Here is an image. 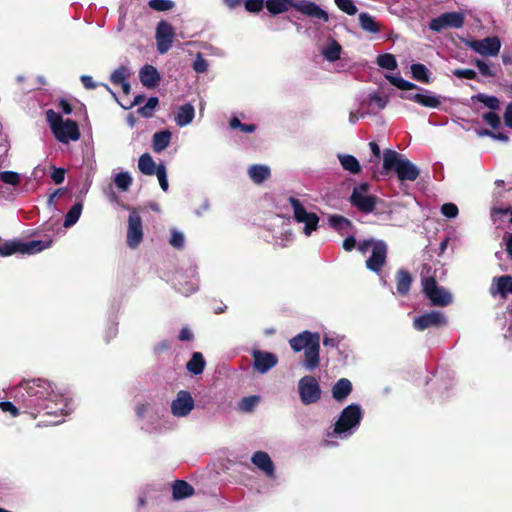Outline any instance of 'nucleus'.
<instances>
[{"instance_id": "58", "label": "nucleus", "mask_w": 512, "mask_h": 512, "mask_svg": "<svg viewBox=\"0 0 512 512\" xmlns=\"http://www.w3.org/2000/svg\"><path fill=\"white\" fill-rule=\"evenodd\" d=\"M453 74L460 79H475L477 74L472 69H456Z\"/></svg>"}, {"instance_id": "35", "label": "nucleus", "mask_w": 512, "mask_h": 512, "mask_svg": "<svg viewBox=\"0 0 512 512\" xmlns=\"http://www.w3.org/2000/svg\"><path fill=\"white\" fill-rule=\"evenodd\" d=\"M338 159L344 170L352 174H357L361 171L360 163L354 156L349 154H339Z\"/></svg>"}, {"instance_id": "6", "label": "nucleus", "mask_w": 512, "mask_h": 512, "mask_svg": "<svg viewBox=\"0 0 512 512\" xmlns=\"http://www.w3.org/2000/svg\"><path fill=\"white\" fill-rule=\"evenodd\" d=\"M52 244V240H32L29 242L8 241L0 245V255L10 256L15 253L35 254Z\"/></svg>"}, {"instance_id": "52", "label": "nucleus", "mask_w": 512, "mask_h": 512, "mask_svg": "<svg viewBox=\"0 0 512 512\" xmlns=\"http://www.w3.org/2000/svg\"><path fill=\"white\" fill-rule=\"evenodd\" d=\"M185 237L184 234L176 229L171 231V237L169 243L177 249H180L184 246Z\"/></svg>"}, {"instance_id": "10", "label": "nucleus", "mask_w": 512, "mask_h": 512, "mask_svg": "<svg viewBox=\"0 0 512 512\" xmlns=\"http://www.w3.org/2000/svg\"><path fill=\"white\" fill-rule=\"evenodd\" d=\"M298 393L304 405H310L321 399L322 390L314 376L306 375L298 381Z\"/></svg>"}, {"instance_id": "50", "label": "nucleus", "mask_w": 512, "mask_h": 512, "mask_svg": "<svg viewBox=\"0 0 512 512\" xmlns=\"http://www.w3.org/2000/svg\"><path fill=\"white\" fill-rule=\"evenodd\" d=\"M157 105H158V98L150 97L147 100L146 104L143 107H140L138 111L143 117L148 118V117L152 116L153 111Z\"/></svg>"}, {"instance_id": "64", "label": "nucleus", "mask_w": 512, "mask_h": 512, "mask_svg": "<svg viewBox=\"0 0 512 512\" xmlns=\"http://www.w3.org/2000/svg\"><path fill=\"white\" fill-rule=\"evenodd\" d=\"M504 122L507 127L512 129V103L506 106L504 112Z\"/></svg>"}, {"instance_id": "27", "label": "nucleus", "mask_w": 512, "mask_h": 512, "mask_svg": "<svg viewBox=\"0 0 512 512\" xmlns=\"http://www.w3.org/2000/svg\"><path fill=\"white\" fill-rule=\"evenodd\" d=\"M194 117V107L191 104L186 103L178 108L174 117V121L179 127H184L190 124Z\"/></svg>"}, {"instance_id": "9", "label": "nucleus", "mask_w": 512, "mask_h": 512, "mask_svg": "<svg viewBox=\"0 0 512 512\" xmlns=\"http://www.w3.org/2000/svg\"><path fill=\"white\" fill-rule=\"evenodd\" d=\"M289 203L293 210L294 219L298 223L304 224L303 231L305 235L310 236L318 227L319 217L313 212H308L297 198L290 197Z\"/></svg>"}, {"instance_id": "22", "label": "nucleus", "mask_w": 512, "mask_h": 512, "mask_svg": "<svg viewBox=\"0 0 512 512\" xmlns=\"http://www.w3.org/2000/svg\"><path fill=\"white\" fill-rule=\"evenodd\" d=\"M320 337H314V341L304 350V367L313 370L319 365Z\"/></svg>"}, {"instance_id": "24", "label": "nucleus", "mask_w": 512, "mask_h": 512, "mask_svg": "<svg viewBox=\"0 0 512 512\" xmlns=\"http://www.w3.org/2000/svg\"><path fill=\"white\" fill-rule=\"evenodd\" d=\"M314 337H320L318 333L303 331L291 338L289 344L295 352L305 350L314 341Z\"/></svg>"}, {"instance_id": "14", "label": "nucleus", "mask_w": 512, "mask_h": 512, "mask_svg": "<svg viewBox=\"0 0 512 512\" xmlns=\"http://www.w3.org/2000/svg\"><path fill=\"white\" fill-rule=\"evenodd\" d=\"M194 407L195 401L191 393L186 390H180L170 405L171 413L177 418L188 416Z\"/></svg>"}, {"instance_id": "26", "label": "nucleus", "mask_w": 512, "mask_h": 512, "mask_svg": "<svg viewBox=\"0 0 512 512\" xmlns=\"http://www.w3.org/2000/svg\"><path fill=\"white\" fill-rule=\"evenodd\" d=\"M139 78L143 86L147 88H154L160 81V75L152 65H145L140 70Z\"/></svg>"}, {"instance_id": "48", "label": "nucleus", "mask_w": 512, "mask_h": 512, "mask_svg": "<svg viewBox=\"0 0 512 512\" xmlns=\"http://www.w3.org/2000/svg\"><path fill=\"white\" fill-rule=\"evenodd\" d=\"M260 402V397L253 395L243 398L239 403V409L243 412L252 411Z\"/></svg>"}, {"instance_id": "63", "label": "nucleus", "mask_w": 512, "mask_h": 512, "mask_svg": "<svg viewBox=\"0 0 512 512\" xmlns=\"http://www.w3.org/2000/svg\"><path fill=\"white\" fill-rule=\"evenodd\" d=\"M0 408L3 412H9L14 417L19 413L18 408L13 403L8 401L0 402Z\"/></svg>"}, {"instance_id": "42", "label": "nucleus", "mask_w": 512, "mask_h": 512, "mask_svg": "<svg viewBox=\"0 0 512 512\" xmlns=\"http://www.w3.org/2000/svg\"><path fill=\"white\" fill-rule=\"evenodd\" d=\"M177 290L183 295H190L195 292L198 288V282L196 279L183 280L182 277L177 281Z\"/></svg>"}, {"instance_id": "41", "label": "nucleus", "mask_w": 512, "mask_h": 512, "mask_svg": "<svg viewBox=\"0 0 512 512\" xmlns=\"http://www.w3.org/2000/svg\"><path fill=\"white\" fill-rule=\"evenodd\" d=\"M376 63L379 67L387 70H395L398 67L395 56L390 53L380 54L376 59Z\"/></svg>"}, {"instance_id": "60", "label": "nucleus", "mask_w": 512, "mask_h": 512, "mask_svg": "<svg viewBox=\"0 0 512 512\" xmlns=\"http://www.w3.org/2000/svg\"><path fill=\"white\" fill-rule=\"evenodd\" d=\"M476 67L478 68L479 72L486 77L494 76L493 71L491 70L490 66L484 62L483 60H476L475 62Z\"/></svg>"}, {"instance_id": "1", "label": "nucleus", "mask_w": 512, "mask_h": 512, "mask_svg": "<svg viewBox=\"0 0 512 512\" xmlns=\"http://www.w3.org/2000/svg\"><path fill=\"white\" fill-rule=\"evenodd\" d=\"M37 398V414L41 410H46V414L54 416H63L70 413L69 400L64 395L55 392L50 382L43 379H35Z\"/></svg>"}, {"instance_id": "51", "label": "nucleus", "mask_w": 512, "mask_h": 512, "mask_svg": "<svg viewBox=\"0 0 512 512\" xmlns=\"http://www.w3.org/2000/svg\"><path fill=\"white\" fill-rule=\"evenodd\" d=\"M156 176L159 181V185L162 188L163 191H167L169 188L168 179H167V172L166 167L164 164H159L156 169Z\"/></svg>"}, {"instance_id": "5", "label": "nucleus", "mask_w": 512, "mask_h": 512, "mask_svg": "<svg viewBox=\"0 0 512 512\" xmlns=\"http://www.w3.org/2000/svg\"><path fill=\"white\" fill-rule=\"evenodd\" d=\"M385 78L400 90H416L418 97L416 103L426 108H438L444 98L428 89L417 86L416 84L403 79L399 75H386Z\"/></svg>"}, {"instance_id": "25", "label": "nucleus", "mask_w": 512, "mask_h": 512, "mask_svg": "<svg viewBox=\"0 0 512 512\" xmlns=\"http://www.w3.org/2000/svg\"><path fill=\"white\" fill-rule=\"evenodd\" d=\"M352 392V383L347 378L339 379L332 387V397L338 402H344Z\"/></svg>"}, {"instance_id": "59", "label": "nucleus", "mask_w": 512, "mask_h": 512, "mask_svg": "<svg viewBox=\"0 0 512 512\" xmlns=\"http://www.w3.org/2000/svg\"><path fill=\"white\" fill-rule=\"evenodd\" d=\"M52 169L51 179L53 182L57 185L63 183L65 179V169L57 167H53Z\"/></svg>"}, {"instance_id": "4", "label": "nucleus", "mask_w": 512, "mask_h": 512, "mask_svg": "<svg viewBox=\"0 0 512 512\" xmlns=\"http://www.w3.org/2000/svg\"><path fill=\"white\" fill-rule=\"evenodd\" d=\"M362 419V410L358 404H350L343 409L334 425L331 436L346 439L359 427Z\"/></svg>"}, {"instance_id": "43", "label": "nucleus", "mask_w": 512, "mask_h": 512, "mask_svg": "<svg viewBox=\"0 0 512 512\" xmlns=\"http://www.w3.org/2000/svg\"><path fill=\"white\" fill-rule=\"evenodd\" d=\"M114 183L121 191H127L132 184V177L129 172H120L114 176Z\"/></svg>"}, {"instance_id": "56", "label": "nucleus", "mask_w": 512, "mask_h": 512, "mask_svg": "<svg viewBox=\"0 0 512 512\" xmlns=\"http://www.w3.org/2000/svg\"><path fill=\"white\" fill-rule=\"evenodd\" d=\"M193 69L197 72V73H204L207 71L208 69V63L207 61L202 57V55L199 53L197 54L196 56V59L193 63Z\"/></svg>"}, {"instance_id": "30", "label": "nucleus", "mask_w": 512, "mask_h": 512, "mask_svg": "<svg viewBox=\"0 0 512 512\" xmlns=\"http://www.w3.org/2000/svg\"><path fill=\"white\" fill-rule=\"evenodd\" d=\"M412 277L410 273H408L406 270L400 269L398 270L396 274V289L397 293L405 296L408 294L411 284H412Z\"/></svg>"}, {"instance_id": "8", "label": "nucleus", "mask_w": 512, "mask_h": 512, "mask_svg": "<svg viewBox=\"0 0 512 512\" xmlns=\"http://www.w3.org/2000/svg\"><path fill=\"white\" fill-rule=\"evenodd\" d=\"M422 288L425 296L431 301L432 305L445 307L452 303V294L444 287L437 285L433 277L423 278Z\"/></svg>"}, {"instance_id": "39", "label": "nucleus", "mask_w": 512, "mask_h": 512, "mask_svg": "<svg viewBox=\"0 0 512 512\" xmlns=\"http://www.w3.org/2000/svg\"><path fill=\"white\" fill-rule=\"evenodd\" d=\"M265 6L271 14H280L286 12L293 5L290 0H267Z\"/></svg>"}, {"instance_id": "21", "label": "nucleus", "mask_w": 512, "mask_h": 512, "mask_svg": "<svg viewBox=\"0 0 512 512\" xmlns=\"http://www.w3.org/2000/svg\"><path fill=\"white\" fill-rule=\"evenodd\" d=\"M293 7L306 16L323 20L324 22L329 20L328 13L314 2L302 0L293 4Z\"/></svg>"}, {"instance_id": "47", "label": "nucleus", "mask_w": 512, "mask_h": 512, "mask_svg": "<svg viewBox=\"0 0 512 512\" xmlns=\"http://www.w3.org/2000/svg\"><path fill=\"white\" fill-rule=\"evenodd\" d=\"M336 6L344 13L353 16L358 12V8L353 0H334Z\"/></svg>"}, {"instance_id": "16", "label": "nucleus", "mask_w": 512, "mask_h": 512, "mask_svg": "<svg viewBox=\"0 0 512 512\" xmlns=\"http://www.w3.org/2000/svg\"><path fill=\"white\" fill-rule=\"evenodd\" d=\"M143 239L142 219L136 210H131L128 217L127 244L135 249Z\"/></svg>"}, {"instance_id": "49", "label": "nucleus", "mask_w": 512, "mask_h": 512, "mask_svg": "<svg viewBox=\"0 0 512 512\" xmlns=\"http://www.w3.org/2000/svg\"><path fill=\"white\" fill-rule=\"evenodd\" d=\"M148 6L155 11L171 10L175 4L172 0H149Z\"/></svg>"}, {"instance_id": "7", "label": "nucleus", "mask_w": 512, "mask_h": 512, "mask_svg": "<svg viewBox=\"0 0 512 512\" xmlns=\"http://www.w3.org/2000/svg\"><path fill=\"white\" fill-rule=\"evenodd\" d=\"M36 384L37 381L27 380L22 381L17 387L13 390V396L18 403H22L23 408L33 417H36V413L34 409H37V398H35L36 392Z\"/></svg>"}, {"instance_id": "37", "label": "nucleus", "mask_w": 512, "mask_h": 512, "mask_svg": "<svg viewBox=\"0 0 512 512\" xmlns=\"http://www.w3.org/2000/svg\"><path fill=\"white\" fill-rule=\"evenodd\" d=\"M205 367V360L203 355L200 352H194L192 358L188 361L186 368L187 370L194 374H201Z\"/></svg>"}, {"instance_id": "45", "label": "nucleus", "mask_w": 512, "mask_h": 512, "mask_svg": "<svg viewBox=\"0 0 512 512\" xmlns=\"http://www.w3.org/2000/svg\"><path fill=\"white\" fill-rule=\"evenodd\" d=\"M475 99L492 110H497L500 106V101L495 96L479 93L475 96Z\"/></svg>"}, {"instance_id": "57", "label": "nucleus", "mask_w": 512, "mask_h": 512, "mask_svg": "<svg viewBox=\"0 0 512 512\" xmlns=\"http://www.w3.org/2000/svg\"><path fill=\"white\" fill-rule=\"evenodd\" d=\"M264 0H246L245 8L249 12H259L264 7Z\"/></svg>"}, {"instance_id": "29", "label": "nucleus", "mask_w": 512, "mask_h": 512, "mask_svg": "<svg viewBox=\"0 0 512 512\" xmlns=\"http://www.w3.org/2000/svg\"><path fill=\"white\" fill-rule=\"evenodd\" d=\"M360 27L363 31L377 34L381 28L375 18L367 12H361L358 16Z\"/></svg>"}, {"instance_id": "18", "label": "nucleus", "mask_w": 512, "mask_h": 512, "mask_svg": "<svg viewBox=\"0 0 512 512\" xmlns=\"http://www.w3.org/2000/svg\"><path fill=\"white\" fill-rule=\"evenodd\" d=\"M387 245L384 241L377 240L372 248L371 255L366 260V267L372 272L379 273L386 262Z\"/></svg>"}, {"instance_id": "2", "label": "nucleus", "mask_w": 512, "mask_h": 512, "mask_svg": "<svg viewBox=\"0 0 512 512\" xmlns=\"http://www.w3.org/2000/svg\"><path fill=\"white\" fill-rule=\"evenodd\" d=\"M383 169L385 171H394L400 181H415L420 174L415 164L394 150L384 151Z\"/></svg>"}, {"instance_id": "3", "label": "nucleus", "mask_w": 512, "mask_h": 512, "mask_svg": "<svg viewBox=\"0 0 512 512\" xmlns=\"http://www.w3.org/2000/svg\"><path fill=\"white\" fill-rule=\"evenodd\" d=\"M46 118L55 138L61 143H69L77 141L80 138L78 125L71 119H63V117L49 109L46 112Z\"/></svg>"}, {"instance_id": "46", "label": "nucleus", "mask_w": 512, "mask_h": 512, "mask_svg": "<svg viewBox=\"0 0 512 512\" xmlns=\"http://www.w3.org/2000/svg\"><path fill=\"white\" fill-rule=\"evenodd\" d=\"M129 75H130V72H129L128 68L122 66V67H119L118 69H116L111 74L110 80L115 85L124 84V82L127 81V78L129 77Z\"/></svg>"}, {"instance_id": "20", "label": "nucleus", "mask_w": 512, "mask_h": 512, "mask_svg": "<svg viewBox=\"0 0 512 512\" xmlns=\"http://www.w3.org/2000/svg\"><path fill=\"white\" fill-rule=\"evenodd\" d=\"M253 356V368L260 374L267 373L270 369L275 367L278 363V358L275 354L262 351L254 350Z\"/></svg>"}, {"instance_id": "31", "label": "nucleus", "mask_w": 512, "mask_h": 512, "mask_svg": "<svg viewBox=\"0 0 512 512\" xmlns=\"http://www.w3.org/2000/svg\"><path fill=\"white\" fill-rule=\"evenodd\" d=\"M248 175L254 183L260 184L270 176V168L267 165H252L248 169Z\"/></svg>"}, {"instance_id": "53", "label": "nucleus", "mask_w": 512, "mask_h": 512, "mask_svg": "<svg viewBox=\"0 0 512 512\" xmlns=\"http://www.w3.org/2000/svg\"><path fill=\"white\" fill-rule=\"evenodd\" d=\"M441 213L445 217H447L449 219H453V218L457 217L459 210H458V207L454 203H445L441 206Z\"/></svg>"}, {"instance_id": "19", "label": "nucleus", "mask_w": 512, "mask_h": 512, "mask_svg": "<svg viewBox=\"0 0 512 512\" xmlns=\"http://www.w3.org/2000/svg\"><path fill=\"white\" fill-rule=\"evenodd\" d=\"M447 318L440 311H431L416 317L413 321V327L418 331H423L430 327H439L446 325Z\"/></svg>"}, {"instance_id": "38", "label": "nucleus", "mask_w": 512, "mask_h": 512, "mask_svg": "<svg viewBox=\"0 0 512 512\" xmlns=\"http://www.w3.org/2000/svg\"><path fill=\"white\" fill-rule=\"evenodd\" d=\"M83 205L81 202L75 203L65 215L64 227L68 228L77 223L82 213Z\"/></svg>"}, {"instance_id": "28", "label": "nucleus", "mask_w": 512, "mask_h": 512, "mask_svg": "<svg viewBox=\"0 0 512 512\" xmlns=\"http://www.w3.org/2000/svg\"><path fill=\"white\" fill-rule=\"evenodd\" d=\"M341 51V45L333 38H328L326 44L321 48V54L329 62L340 59Z\"/></svg>"}, {"instance_id": "13", "label": "nucleus", "mask_w": 512, "mask_h": 512, "mask_svg": "<svg viewBox=\"0 0 512 512\" xmlns=\"http://www.w3.org/2000/svg\"><path fill=\"white\" fill-rule=\"evenodd\" d=\"M466 46L475 53L486 57L497 56L501 49V41L498 37H486L482 40H468Z\"/></svg>"}, {"instance_id": "61", "label": "nucleus", "mask_w": 512, "mask_h": 512, "mask_svg": "<svg viewBox=\"0 0 512 512\" xmlns=\"http://www.w3.org/2000/svg\"><path fill=\"white\" fill-rule=\"evenodd\" d=\"M341 340H342V337H340L338 335H336V336L325 335L323 338V345L326 347L336 348L340 344Z\"/></svg>"}, {"instance_id": "44", "label": "nucleus", "mask_w": 512, "mask_h": 512, "mask_svg": "<svg viewBox=\"0 0 512 512\" xmlns=\"http://www.w3.org/2000/svg\"><path fill=\"white\" fill-rule=\"evenodd\" d=\"M0 180L11 186H18L21 183V175L14 171L0 172Z\"/></svg>"}, {"instance_id": "15", "label": "nucleus", "mask_w": 512, "mask_h": 512, "mask_svg": "<svg viewBox=\"0 0 512 512\" xmlns=\"http://www.w3.org/2000/svg\"><path fill=\"white\" fill-rule=\"evenodd\" d=\"M389 103L388 95H380L377 92L370 93L360 102L361 117L376 115L386 108Z\"/></svg>"}, {"instance_id": "12", "label": "nucleus", "mask_w": 512, "mask_h": 512, "mask_svg": "<svg viewBox=\"0 0 512 512\" xmlns=\"http://www.w3.org/2000/svg\"><path fill=\"white\" fill-rule=\"evenodd\" d=\"M369 186L366 183L360 184L353 189L350 197L351 203L360 211L370 213L376 205V197L368 194Z\"/></svg>"}, {"instance_id": "55", "label": "nucleus", "mask_w": 512, "mask_h": 512, "mask_svg": "<svg viewBox=\"0 0 512 512\" xmlns=\"http://www.w3.org/2000/svg\"><path fill=\"white\" fill-rule=\"evenodd\" d=\"M331 226L337 230H342L350 226V222L342 216H332L329 219Z\"/></svg>"}, {"instance_id": "36", "label": "nucleus", "mask_w": 512, "mask_h": 512, "mask_svg": "<svg viewBox=\"0 0 512 512\" xmlns=\"http://www.w3.org/2000/svg\"><path fill=\"white\" fill-rule=\"evenodd\" d=\"M138 168L145 175L156 173L157 166L150 154L144 153L139 157Z\"/></svg>"}, {"instance_id": "54", "label": "nucleus", "mask_w": 512, "mask_h": 512, "mask_svg": "<svg viewBox=\"0 0 512 512\" xmlns=\"http://www.w3.org/2000/svg\"><path fill=\"white\" fill-rule=\"evenodd\" d=\"M483 120L493 129H498L501 126L500 117L494 112L484 113Z\"/></svg>"}, {"instance_id": "33", "label": "nucleus", "mask_w": 512, "mask_h": 512, "mask_svg": "<svg viewBox=\"0 0 512 512\" xmlns=\"http://www.w3.org/2000/svg\"><path fill=\"white\" fill-rule=\"evenodd\" d=\"M494 285L496 286V291H492V294H500L505 297L509 293H512V277L509 275L500 276L494 278Z\"/></svg>"}, {"instance_id": "34", "label": "nucleus", "mask_w": 512, "mask_h": 512, "mask_svg": "<svg viewBox=\"0 0 512 512\" xmlns=\"http://www.w3.org/2000/svg\"><path fill=\"white\" fill-rule=\"evenodd\" d=\"M193 492V487L182 480H177L172 486L173 498L176 500L187 498L191 496Z\"/></svg>"}, {"instance_id": "11", "label": "nucleus", "mask_w": 512, "mask_h": 512, "mask_svg": "<svg viewBox=\"0 0 512 512\" xmlns=\"http://www.w3.org/2000/svg\"><path fill=\"white\" fill-rule=\"evenodd\" d=\"M465 22V13L462 11H453L442 13L433 18L429 23V28L434 32H440L446 28H461Z\"/></svg>"}, {"instance_id": "23", "label": "nucleus", "mask_w": 512, "mask_h": 512, "mask_svg": "<svg viewBox=\"0 0 512 512\" xmlns=\"http://www.w3.org/2000/svg\"><path fill=\"white\" fill-rule=\"evenodd\" d=\"M252 463L260 470H262L267 476L272 477L274 475V464L268 455L263 451H257L251 458Z\"/></svg>"}, {"instance_id": "62", "label": "nucleus", "mask_w": 512, "mask_h": 512, "mask_svg": "<svg viewBox=\"0 0 512 512\" xmlns=\"http://www.w3.org/2000/svg\"><path fill=\"white\" fill-rule=\"evenodd\" d=\"M375 240L373 239H369V240H363V241H360L357 245V249L365 254L369 251H372V248L374 247V244H375Z\"/></svg>"}, {"instance_id": "40", "label": "nucleus", "mask_w": 512, "mask_h": 512, "mask_svg": "<svg viewBox=\"0 0 512 512\" xmlns=\"http://www.w3.org/2000/svg\"><path fill=\"white\" fill-rule=\"evenodd\" d=\"M411 73L415 80L420 81L422 83H429V70L423 64H412L411 65Z\"/></svg>"}, {"instance_id": "17", "label": "nucleus", "mask_w": 512, "mask_h": 512, "mask_svg": "<svg viewBox=\"0 0 512 512\" xmlns=\"http://www.w3.org/2000/svg\"><path fill=\"white\" fill-rule=\"evenodd\" d=\"M155 38L158 52L160 54L168 52L174 39V29L171 24L166 21L159 22L156 28Z\"/></svg>"}, {"instance_id": "32", "label": "nucleus", "mask_w": 512, "mask_h": 512, "mask_svg": "<svg viewBox=\"0 0 512 512\" xmlns=\"http://www.w3.org/2000/svg\"><path fill=\"white\" fill-rule=\"evenodd\" d=\"M171 136H172V134L168 130L156 132L153 135V141H152L153 150L155 152L159 153V152L163 151L164 149H166L170 144Z\"/></svg>"}]
</instances>
